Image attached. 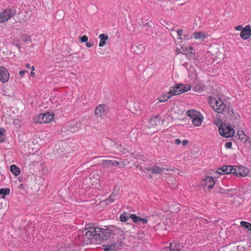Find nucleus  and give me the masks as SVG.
Returning <instances> with one entry per match:
<instances>
[{
    "mask_svg": "<svg viewBox=\"0 0 251 251\" xmlns=\"http://www.w3.org/2000/svg\"><path fill=\"white\" fill-rule=\"evenodd\" d=\"M82 238L84 244H88L93 240L101 242L111 236L112 230L109 227L100 228L89 226L82 231Z\"/></svg>",
    "mask_w": 251,
    "mask_h": 251,
    "instance_id": "f257e3e1",
    "label": "nucleus"
},
{
    "mask_svg": "<svg viewBox=\"0 0 251 251\" xmlns=\"http://www.w3.org/2000/svg\"><path fill=\"white\" fill-rule=\"evenodd\" d=\"M208 102L215 111L222 113L226 117L231 115L233 113V109L229 106H226L221 99L209 97Z\"/></svg>",
    "mask_w": 251,
    "mask_h": 251,
    "instance_id": "f03ea898",
    "label": "nucleus"
},
{
    "mask_svg": "<svg viewBox=\"0 0 251 251\" xmlns=\"http://www.w3.org/2000/svg\"><path fill=\"white\" fill-rule=\"evenodd\" d=\"M129 218L132 219L134 223L136 224L141 222L143 225H146L148 222L147 218H140L135 214H131L129 215L128 213L124 212L121 214L120 216V219L123 222L127 221L129 219Z\"/></svg>",
    "mask_w": 251,
    "mask_h": 251,
    "instance_id": "7ed1b4c3",
    "label": "nucleus"
},
{
    "mask_svg": "<svg viewBox=\"0 0 251 251\" xmlns=\"http://www.w3.org/2000/svg\"><path fill=\"white\" fill-rule=\"evenodd\" d=\"M191 89V85L190 84L184 85L179 84L175 86L170 88V93L172 96L180 95L184 92L190 91Z\"/></svg>",
    "mask_w": 251,
    "mask_h": 251,
    "instance_id": "20e7f679",
    "label": "nucleus"
},
{
    "mask_svg": "<svg viewBox=\"0 0 251 251\" xmlns=\"http://www.w3.org/2000/svg\"><path fill=\"white\" fill-rule=\"evenodd\" d=\"M54 118V114L52 112H46L40 114L34 118L36 123L45 124L52 121Z\"/></svg>",
    "mask_w": 251,
    "mask_h": 251,
    "instance_id": "39448f33",
    "label": "nucleus"
},
{
    "mask_svg": "<svg viewBox=\"0 0 251 251\" xmlns=\"http://www.w3.org/2000/svg\"><path fill=\"white\" fill-rule=\"evenodd\" d=\"M16 14V10L11 8H7L0 12V24L7 22L13 18Z\"/></svg>",
    "mask_w": 251,
    "mask_h": 251,
    "instance_id": "423d86ee",
    "label": "nucleus"
},
{
    "mask_svg": "<svg viewBox=\"0 0 251 251\" xmlns=\"http://www.w3.org/2000/svg\"><path fill=\"white\" fill-rule=\"evenodd\" d=\"M219 131L221 136L226 138L231 137L234 134V129L226 124H222L219 127Z\"/></svg>",
    "mask_w": 251,
    "mask_h": 251,
    "instance_id": "0eeeda50",
    "label": "nucleus"
},
{
    "mask_svg": "<svg viewBox=\"0 0 251 251\" xmlns=\"http://www.w3.org/2000/svg\"><path fill=\"white\" fill-rule=\"evenodd\" d=\"M215 184L214 179L213 177L206 176L204 177L201 181L200 185L205 191L210 190L213 188Z\"/></svg>",
    "mask_w": 251,
    "mask_h": 251,
    "instance_id": "6e6552de",
    "label": "nucleus"
},
{
    "mask_svg": "<svg viewBox=\"0 0 251 251\" xmlns=\"http://www.w3.org/2000/svg\"><path fill=\"white\" fill-rule=\"evenodd\" d=\"M249 173L248 168L243 166H235L233 174L238 177H245Z\"/></svg>",
    "mask_w": 251,
    "mask_h": 251,
    "instance_id": "1a4fd4ad",
    "label": "nucleus"
},
{
    "mask_svg": "<svg viewBox=\"0 0 251 251\" xmlns=\"http://www.w3.org/2000/svg\"><path fill=\"white\" fill-rule=\"evenodd\" d=\"M108 111V107L105 104H100L96 107L95 114L97 117H102L105 116Z\"/></svg>",
    "mask_w": 251,
    "mask_h": 251,
    "instance_id": "9d476101",
    "label": "nucleus"
},
{
    "mask_svg": "<svg viewBox=\"0 0 251 251\" xmlns=\"http://www.w3.org/2000/svg\"><path fill=\"white\" fill-rule=\"evenodd\" d=\"M146 170L147 172H150L153 174H160L162 172H164V171H174V169L164 168H160L157 166H153L152 167H149L146 168Z\"/></svg>",
    "mask_w": 251,
    "mask_h": 251,
    "instance_id": "9b49d317",
    "label": "nucleus"
},
{
    "mask_svg": "<svg viewBox=\"0 0 251 251\" xmlns=\"http://www.w3.org/2000/svg\"><path fill=\"white\" fill-rule=\"evenodd\" d=\"M235 166L224 165L221 168L218 169L217 173L220 175L233 174Z\"/></svg>",
    "mask_w": 251,
    "mask_h": 251,
    "instance_id": "f8f14e48",
    "label": "nucleus"
},
{
    "mask_svg": "<svg viewBox=\"0 0 251 251\" xmlns=\"http://www.w3.org/2000/svg\"><path fill=\"white\" fill-rule=\"evenodd\" d=\"M9 78V73L4 67L0 66V81L5 83Z\"/></svg>",
    "mask_w": 251,
    "mask_h": 251,
    "instance_id": "ddd939ff",
    "label": "nucleus"
},
{
    "mask_svg": "<svg viewBox=\"0 0 251 251\" xmlns=\"http://www.w3.org/2000/svg\"><path fill=\"white\" fill-rule=\"evenodd\" d=\"M251 35V28L250 25H247L240 32V37L244 40L248 39Z\"/></svg>",
    "mask_w": 251,
    "mask_h": 251,
    "instance_id": "4468645a",
    "label": "nucleus"
},
{
    "mask_svg": "<svg viewBox=\"0 0 251 251\" xmlns=\"http://www.w3.org/2000/svg\"><path fill=\"white\" fill-rule=\"evenodd\" d=\"M111 164L113 166L122 165L123 167H125L126 165L124 161H118L112 160H103L102 161V165L103 166H107Z\"/></svg>",
    "mask_w": 251,
    "mask_h": 251,
    "instance_id": "2eb2a0df",
    "label": "nucleus"
},
{
    "mask_svg": "<svg viewBox=\"0 0 251 251\" xmlns=\"http://www.w3.org/2000/svg\"><path fill=\"white\" fill-rule=\"evenodd\" d=\"M193 37L196 40H204L208 37V34L205 32H195L193 33Z\"/></svg>",
    "mask_w": 251,
    "mask_h": 251,
    "instance_id": "dca6fc26",
    "label": "nucleus"
},
{
    "mask_svg": "<svg viewBox=\"0 0 251 251\" xmlns=\"http://www.w3.org/2000/svg\"><path fill=\"white\" fill-rule=\"evenodd\" d=\"M150 128L158 126L160 123V119L158 116L151 117L150 120Z\"/></svg>",
    "mask_w": 251,
    "mask_h": 251,
    "instance_id": "f3484780",
    "label": "nucleus"
},
{
    "mask_svg": "<svg viewBox=\"0 0 251 251\" xmlns=\"http://www.w3.org/2000/svg\"><path fill=\"white\" fill-rule=\"evenodd\" d=\"M237 135L239 139L243 143H247L250 142V138L248 137L246 134L242 130H239Z\"/></svg>",
    "mask_w": 251,
    "mask_h": 251,
    "instance_id": "a211bd4d",
    "label": "nucleus"
},
{
    "mask_svg": "<svg viewBox=\"0 0 251 251\" xmlns=\"http://www.w3.org/2000/svg\"><path fill=\"white\" fill-rule=\"evenodd\" d=\"M100 39L99 46L100 47H103L106 44V41L108 39V36L105 34H100L99 36Z\"/></svg>",
    "mask_w": 251,
    "mask_h": 251,
    "instance_id": "6ab92c4d",
    "label": "nucleus"
},
{
    "mask_svg": "<svg viewBox=\"0 0 251 251\" xmlns=\"http://www.w3.org/2000/svg\"><path fill=\"white\" fill-rule=\"evenodd\" d=\"M186 114L193 120V119L196 118L197 117L200 116L201 114L195 110H189L187 111Z\"/></svg>",
    "mask_w": 251,
    "mask_h": 251,
    "instance_id": "aec40b11",
    "label": "nucleus"
},
{
    "mask_svg": "<svg viewBox=\"0 0 251 251\" xmlns=\"http://www.w3.org/2000/svg\"><path fill=\"white\" fill-rule=\"evenodd\" d=\"M173 96L170 93V90L166 93H164L162 95L158 98L159 102H165L172 98Z\"/></svg>",
    "mask_w": 251,
    "mask_h": 251,
    "instance_id": "412c9836",
    "label": "nucleus"
},
{
    "mask_svg": "<svg viewBox=\"0 0 251 251\" xmlns=\"http://www.w3.org/2000/svg\"><path fill=\"white\" fill-rule=\"evenodd\" d=\"M203 119L202 115L201 114L200 116L197 117L192 121V124L195 126H200L201 125Z\"/></svg>",
    "mask_w": 251,
    "mask_h": 251,
    "instance_id": "4be33fe9",
    "label": "nucleus"
},
{
    "mask_svg": "<svg viewBox=\"0 0 251 251\" xmlns=\"http://www.w3.org/2000/svg\"><path fill=\"white\" fill-rule=\"evenodd\" d=\"M10 171L15 176H18L21 173L20 169L15 165H12L10 166Z\"/></svg>",
    "mask_w": 251,
    "mask_h": 251,
    "instance_id": "5701e85b",
    "label": "nucleus"
},
{
    "mask_svg": "<svg viewBox=\"0 0 251 251\" xmlns=\"http://www.w3.org/2000/svg\"><path fill=\"white\" fill-rule=\"evenodd\" d=\"M6 139V130L4 128H0V143H3Z\"/></svg>",
    "mask_w": 251,
    "mask_h": 251,
    "instance_id": "b1692460",
    "label": "nucleus"
},
{
    "mask_svg": "<svg viewBox=\"0 0 251 251\" xmlns=\"http://www.w3.org/2000/svg\"><path fill=\"white\" fill-rule=\"evenodd\" d=\"M114 148L119 152L123 154L126 153L127 152V150L123 148L122 145L120 144H115Z\"/></svg>",
    "mask_w": 251,
    "mask_h": 251,
    "instance_id": "393cba45",
    "label": "nucleus"
},
{
    "mask_svg": "<svg viewBox=\"0 0 251 251\" xmlns=\"http://www.w3.org/2000/svg\"><path fill=\"white\" fill-rule=\"evenodd\" d=\"M10 189L9 188H1L0 189V195H2V198H4L6 195L9 194Z\"/></svg>",
    "mask_w": 251,
    "mask_h": 251,
    "instance_id": "a878e982",
    "label": "nucleus"
},
{
    "mask_svg": "<svg viewBox=\"0 0 251 251\" xmlns=\"http://www.w3.org/2000/svg\"><path fill=\"white\" fill-rule=\"evenodd\" d=\"M204 87L201 84H198L194 87V89L196 92H201L204 90Z\"/></svg>",
    "mask_w": 251,
    "mask_h": 251,
    "instance_id": "bb28decb",
    "label": "nucleus"
},
{
    "mask_svg": "<svg viewBox=\"0 0 251 251\" xmlns=\"http://www.w3.org/2000/svg\"><path fill=\"white\" fill-rule=\"evenodd\" d=\"M240 225L242 226L246 227L248 230L251 231V223L247 222L242 221L240 222Z\"/></svg>",
    "mask_w": 251,
    "mask_h": 251,
    "instance_id": "cd10ccee",
    "label": "nucleus"
},
{
    "mask_svg": "<svg viewBox=\"0 0 251 251\" xmlns=\"http://www.w3.org/2000/svg\"><path fill=\"white\" fill-rule=\"evenodd\" d=\"M116 246H117L116 244L106 245V246H104V250L105 251H109L115 250H116Z\"/></svg>",
    "mask_w": 251,
    "mask_h": 251,
    "instance_id": "c85d7f7f",
    "label": "nucleus"
},
{
    "mask_svg": "<svg viewBox=\"0 0 251 251\" xmlns=\"http://www.w3.org/2000/svg\"><path fill=\"white\" fill-rule=\"evenodd\" d=\"M182 49L183 50L184 54H186V53H192V51L193 50V48L191 46L186 47L184 48L182 47Z\"/></svg>",
    "mask_w": 251,
    "mask_h": 251,
    "instance_id": "c756f323",
    "label": "nucleus"
},
{
    "mask_svg": "<svg viewBox=\"0 0 251 251\" xmlns=\"http://www.w3.org/2000/svg\"><path fill=\"white\" fill-rule=\"evenodd\" d=\"M183 30L182 29H178L177 31V34L178 35V39H180V40H182V35H183Z\"/></svg>",
    "mask_w": 251,
    "mask_h": 251,
    "instance_id": "7c9ffc66",
    "label": "nucleus"
},
{
    "mask_svg": "<svg viewBox=\"0 0 251 251\" xmlns=\"http://www.w3.org/2000/svg\"><path fill=\"white\" fill-rule=\"evenodd\" d=\"M88 40V37L86 35H83L80 39L81 42H87Z\"/></svg>",
    "mask_w": 251,
    "mask_h": 251,
    "instance_id": "2f4dec72",
    "label": "nucleus"
},
{
    "mask_svg": "<svg viewBox=\"0 0 251 251\" xmlns=\"http://www.w3.org/2000/svg\"><path fill=\"white\" fill-rule=\"evenodd\" d=\"M232 143L231 142H226V144H225V147L226 148V149H231L232 148Z\"/></svg>",
    "mask_w": 251,
    "mask_h": 251,
    "instance_id": "473e14b6",
    "label": "nucleus"
},
{
    "mask_svg": "<svg viewBox=\"0 0 251 251\" xmlns=\"http://www.w3.org/2000/svg\"><path fill=\"white\" fill-rule=\"evenodd\" d=\"M115 199L114 198H111V196H110L109 198L106 200V201H107V203H111L115 201Z\"/></svg>",
    "mask_w": 251,
    "mask_h": 251,
    "instance_id": "72a5a7b5",
    "label": "nucleus"
},
{
    "mask_svg": "<svg viewBox=\"0 0 251 251\" xmlns=\"http://www.w3.org/2000/svg\"><path fill=\"white\" fill-rule=\"evenodd\" d=\"M31 71L30 72V75L32 77H33L34 75H35V73L34 72V70H35V68L33 66H32L31 68Z\"/></svg>",
    "mask_w": 251,
    "mask_h": 251,
    "instance_id": "f704fd0d",
    "label": "nucleus"
},
{
    "mask_svg": "<svg viewBox=\"0 0 251 251\" xmlns=\"http://www.w3.org/2000/svg\"><path fill=\"white\" fill-rule=\"evenodd\" d=\"M188 143H189V142L187 140L184 139L181 141V143H182V144L183 146H186L188 144Z\"/></svg>",
    "mask_w": 251,
    "mask_h": 251,
    "instance_id": "c9c22d12",
    "label": "nucleus"
},
{
    "mask_svg": "<svg viewBox=\"0 0 251 251\" xmlns=\"http://www.w3.org/2000/svg\"><path fill=\"white\" fill-rule=\"evenodd\" d=\"M191 39H192V37L191 36H190L189 34H186L184 36V40H189Z\"/></svg>",
    "mask_w": 251,
    "mask_h": 251,
    "instance_id": "e433bc0d",
    "label": "nucleus"
},
{
    "mask_svg": "<svg viewBox=\"0 0 251 251\" xmlns=\"http://www.w3.org/2000/svg\"><path fill=\"white\" fill-rule=\"evenodd\" d=\"M93 46V42H86V46L87 47V48H90L92 46Z\"/></svg>",
    "mask_w": 251,
    "mask_h": 251,
    "instance_id": "4c0bfd02",
    "label": "nucleus"
},
{
    "mask_svg": "<svg viewBox=\"0 0 251 251\" xmlns=\"http://www.w3.org/2000/svg\"><path fill=\"white\" fill-rule=\"evenodd\" d=\"M181 141H180V139H176L175 141H174V143L176 145H179L181 144Z\"/></svg>",
    "mask_w": 251,
    "mask_h": 251,
    "instance_id": "58836bf2",
    "label": "nucleus"
},
{
    "mask_svg": "<svg viewBox=\"0 0 251 251\" xmlns=\"http://www.w3.org/2000/svg\"><path fill=\"white\" fill-rule=\"evenodd\" d=\"M27 73V71H20L19 72V75L21 76V77H23L25 73Z\"/></svg>",
    "mask_w": 251,
    "mask_h": 251,
    "instance_id": "ea45409f",
    "label": "nucleus"
},
{
    "mask_svg": "<svg viewBox=\"0 0 251 251\" xmlns=\"http://www.w3.org/2000/svg\"><path fill=\"white\" fill-rule=\"evenodd\" d=\"M176 54H179L180 53L184 54L183 52L181 51L180 49L179 48L176 49Z\"/></svg>",
    "mask_w": 251,
    "mask_h": 251,
    "instance_id": "a19ab883",
    "label": "nucleus"
},
{
    "mask_svg": "<svg viewBox=\"0 0 251 251\" xmlns=\"http://www.w3.org/2000/svg\"><path fill=\"white\" fill-rule=\"evenodd\" d=\"M111 196V198H114L116 200V198L118 196V193H113L110 195Z\"/></svg>",
    "mask_w": 251,
    "mask_h": 251,
    "instance_id": "79ce46f5",
    "label": "nucleus"
},
{
    "mask_svg": "<svg viewBox=\"0 0 251 251\" xmlns=\"http://www.w3.org/2000/svg\"><path fill=\"white\" fill-rule=\"evenodd\" d=\"M111 196V198H114L116 200V198L118 196V193H113L110 195Z\"/></svg>",
    "mask_w": 251,
    "mask_h": 251,
    "instance_id": "37998d69",
    "label": "nucleus"
},
{
    "mask_svg": "<svg viewBox=\"0 0 251 251\" xmlns=\"http://www.w3.org/2000/svg\"><path fill=\"white\" fill-rule=\"evenodd\" d=\"M242 25H238L236 26L235 29L237 31L242 30Z\"/></svg>",
    "mask_w": 251,
    "mask_h": 251,
    "instance_id": "c03bdc74",
    "label": "nucleus"
},
{
    "mask_svg": "<svg viewBox=\"0 0 251 251\" xmlns=\"http://www.w3.org/2000/svg\"><path fill=\"white\" fill-rule=\"evenodd\" d=\"M171 251H181L179 249L176 248V249H171Z\"/></svg>",
    "mask_w": 251,
    "mask_h": 251,
    "instance_id": "a18cd8bd",
    "label": "nucleus"
},
{
    "mask_svg": "<svg viewBox=\"0 0 251 251\" xmlns=\"http://www.w3.org/2000/svg\"><path fill=\"white\" fill-rule=\"evenodd\" d=\"M25 66V67L26 68H30V64H26Z\"/></svg>",
    "mask_w": 251,
    "mask_h": 251,
    "instance_id": "49530a36",
    "label": "nucleus"
},
{
    "mask_svg": "<svg viewBox=\"0 0 251 251\" xmlns=\"http://www.w3.org/2000/svg\"><path fill=\"white\" fill-rule=\"evenodd\" d=\"M17 122H19V121L18 120H15L14 121V123L16 124Z\"/></svg>",
    "mask_w": 251,
    "mask_h": 251,
    "instance_id": "de8ad7c7",
    "label": "nucleus"
},
{
    "mask_svg": "<svg viewBox=\"0 0 251 251\" xmlns=\"http://www.w3.org/2000/svg\"><path fill=\"white\" fill-rule=\"evenodd\" d=\"M181 173H183L182 171H181V172H178V174L181 175Z\"/></svg>",
    "mask_w": 251,
    "mask_h": 251,
    "instance_id": "09e8293b",
    "label": "nucleus"
},
{
    "mask_svg": "<svg viewBox=\"0 0 251 251\" xmlns=\"http://www.w3.org/2000/svg\"><path fill=\"white\" fill-rule=\"evenodd\" d=\"M181 173H183L182 171H181V172H178V174L181 175Z\"/></svg>",
    "mask_w": 251,
    "mask_h": 251,
    "instance_id": "8fccbe9b",
    "label": "nucleus"
},
{
    "mask_svg": "<svg viewBox=\"0 0 251 251\" xmlns=\"http://www.w3.org/2000/svg\"><path fill=\"white\" fill-rule=\"evenodd\" d=\"M172 243H170V247H172Z\"/></svg>",
    "mask_w": 251,
    "mask_h": 251,
    "instance_id": "3c124183",
    "label": "nucleus"
}]
</instances>
